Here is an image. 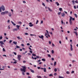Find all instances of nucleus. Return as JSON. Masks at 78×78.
Returning <instances> with one entry per match:
<instances>
[{
    "label": "nucleus",
    "mask_w": 78,
    "mask_h": 78,
    "mask_svg": "<svg viewBox=\"0 0 78 78\" xmlns=\"http://www.w3.org/2000/svg\"><path fill=\"white\" fill-rule=\"evenodd\" d=\"M54 52H55L54 51H53V50H51V53H52V54H53V53H54Z\"/></svg>",
    "instance_id": "c756f323"
},
{
    "label": "nucleus",
    "mask_w": 78,
    "mask_h": 78,
    "mask_svg": "<svg viewBox=\"0 0 78 78\" xmlns=\"http://www.w3.org/2000/svg\"><path fill=\"white\" fill-rule=\"evenodd\" d=\"M48 57H49V58H51V55L50 54H48Z\"/></svg>",
    "instance_id": "cd10ccee"
},
{
    "label": "nucleus",
    "mask_w": 78,
    "mask_h": 78,
    "mask_svg": "<svg viewBox=\"0 0 78 78\" xmlns=\"http://www.w3.org/2000/svg\"><path fill=\"white\" fill-rule=\"evenodd\" d=\"M46 31L47 34H49V33H48V30H46Z\"/></svg>",
    "instance_id": "864d4df0"
},
{
    "label": "nucleus",
    "mask_w": 78,
    "mask_h": 78,
    "mask_svg": "<svg viewBox=\"0 0 78 78\" xmlns=\"http://www.w3.org/2000/svg\"><path fill=\"white\" fill-rule=\"evenodd\" d=\"M25 35H28V33H26L25 34Z\"/></svg>",
    "instance_id": "052dcab7"
},
{
    "label": "nucleus",
    "mask_w": 78,
    "mask_h": 78,
    "mask_svg": "<svg viewBox=\"0 0 78 78\" xmlns=\"http://www.w3.org/2000/svg\"><path fill=\"white\" fill-rule=\"evenodd\" d=\"M42 61H45V60L44 58H42L41 59Z\"/></svg>",
    "instance_id": "b1692460"
},
{
    "label": "nucleus",
    "mask_w": 78,
    "mask_h": 78,
    "mask_svg": "<svg viewBox=\"0 0 78 78\" xmlns=\"http://www.w3.org/2000/svg\"><path fill=\"white\" fill-rule=\"evenodd\" d=\"M21 55H17V58L19 61H20V58H21Z\"/></svg>",
    "instance_id": "39448f33"
},
{
    "label": "nucleus",
    "mask_w": 78,
    "mask_h": 78,
    "mask_svg": "<svg viewBox=\"0 0 78 78\" xmlns=\"http://www.w3.org/2000/svg\"><path fill=\"white\" fill-rule=\"evenodd\" d=\"M0 46L1 47H2V48L3 47V44H1Z\"/></svg>",
    "instance_id": "de8ad7c7"
},
{
    "label": "nucleus",
    "mask_w": 78,
    "mask_h": 78,
    "mask_svg": "<svg viewBox=\"0 0 78 78\" xmlns=\"http://www.w3.org/2000/svg\"><path fill=\"white\" fill-rule=\"evenodd\" d=\"M23 63H25V62H26L25 61H23Z\"/></svg>",
    "instance_id": "0e129e2a"
},
{
    "label": "nucleus",
    "mask_w": 78,
    "mask_h": 78,
    "mask_svg": "<svg viewBox=\"0 0 78 78\" xmlns=\"http://www.w3.org/2000/svg\"><path fill=\"white\" fill-rule=\"evenodd\" d=\"M74 15H75V17H76H76H78V15H77V14H76L75 13V14H74Z\"/></svg>",
    "instance_id": "5701e85b"
},
{
    "label": "nucleus",
    "mask_w": 78,
    "mask_h": 78,
    "mask_svg": "<svg viewBox=\"0 0 78 78\" xmlns=\"http://www.w3.org/2000/svg\"><path fill=\"white\" fill-rule=\"evenodd\" d=\"M31 72H32V73H34V70L30 69Z\"/></svg>",
    "instance_id": "a211bd4d"
},
{
    "label": "nucleus",
    "mask_w": 78,
    "mask_h": 78,
    "mask_svg": "<svg viewBox=\"0 0 78 78\" xmlns=\"http://www.w3.org/2000/svg\"><path fill=\"white\" fill-rule=\"evenodd\" d=\"M56 62H55L54 63V66H56Z\"/></svg>",
    "instance_id": "4be33fe9"
},
{
    "label": "nucleus",
    "mask_w": 78,
    "mask_h": 78,
    "mask_svg": "<svg viewBox=\"0 0 78 78\" xmlns=\"http://www.w3.org/2000/svg\"><path fill=\"white\" fill-rule=\"evenodd\" d=\"M22 74L23 75H25V73L23 72H22Z\"/></svg>",
    "instance_id": "79ce46f5"
},
{
    "label": "nucleus",
    "mask_w": 78,
    "mask_h": 78,
    "mask_svg": "<svg viewBox=\"0 0 78 78\" xmlns=\"http://www.w3.org/2000/svg\"><path fill=\"white\" fill-rule=\"evenodd\" d=\"M74 9H76V6H74Z\"/></svg>",
    "instance_id": "6e6d98bb"
},
{
    "label": "nucleus",
    "mask_w": 78,
    "mask_h": 78,
    "mask_svg": "<svg viewBox=\"0 0 78 78\" xmlns=\"http://www.w3.org/2000/svg\"><path fill=\"white\" fill-rule=\"evenodd\" d=\"M37 69H41V67H37Z\"/></svg>",
    "instance_id": "69168bd1"
},
{
    "label": "nucleus",
    "mask_w": 78,
    "mask_h": 78,
    "mask_svg": "<svg viewBox=\"0 0 78 78\" xmlns=\"http://www.w3.org/2000/svg\"><path fill=\"white\" fill-rule=\"evenodd\" d=\"M11 11H12V13H13V10H12V9H11Z\"/></svg>",
    "instance_id": "680f3d73"
},
{
    "label": "nucleus",
    "mask_w": 78,
    "mask_h": 78,
    "mask_svg": "<svg viewBox=\"0 0 78 78\" xmlns=\"http://www.w3.org/2000/svg\"><path fill=\"white\" fill-rule=\"evenodd\" d=\"M30 36H36V35L34 34H30Z\"/></svg>",
    "instance_id": "bb28decb"
},
{
    "label": "nucleus",
    "mask_w": 78,
    "mask_h": 78,
    "mask_svg": "<svg viewBox=\"0 0 78 78\" xmlns=\"http://www.w3.org/2000/svg\"><path fill=\"white\" fill-rule=\"evenodd\" d=\"M66 73H67V74H70V72H69V71H67Z\"/></svg>",
    "instance_id": "393cba45"
},
{
    "label": "nucleus",
    "mask_w": 78,
    "mask_h": 78,
    "mask_svg": "<svg viewBox=\"0 0 78 78\" xmlns=\"http://www.w3.org/2000/svg\"><path fill=\"white\" fill-rule=\"evenodd\" d=\"M47 8L48 9V10H49V11L50 12H52V11H53V10L50 9V7H47Z\"/></svg>",
    "instance_id": "0eeeda50"
},
{
    "label": "nucleus",
    "mask_w": 78,
    "mask_h": 78,
    "mask_svg": "<svg viewBox=\"0 0 78 78\" xmlns=\"http://www.w3.org/2000/svg\"><path fill=\"white\" fill-rule=\"evenodd\" d=\"M13 64H16L17 63V62L16 61H15L13 62Z\"/></svg>",
    "instance_id": "c03bdc74"
},
{
    "label": "nucleus",
    "mask_w": 78,
    "mask_h": 78,
    "mask_svg": "<svg viewBox=\"0 0 78 78\" xmlns=\"http://www.w3.org/2000/svg\"><path fill=\"white\" fill-rule=\"evenodd\" d=\"M44 78H47V77L45 76H44Z\"/></svg>",
    "instance_id": "774afa93"
},
{
    "label": "nucleus",
    "mask_w": 78,
    "mask_h": 78,
    "mask_svg": "<svg viewBox=\"0 0 78 78\" xmlns=\"http://www.w3.org/2000/svg\"><path fill=\"white\" fill-rule=\"evenodd\" d=\"M12 42V40H10L9 41V44H11V42Z\"/></svg>",
    "instance_id": "7c9ffc66"
},
{
    "label": "nucleus",
    "mask_w": 78,
    "mask_h": 78,
    "mask_svg": "<svg viewBox=\"0 0 78 78\" xmlns=\"http://www.w3.org/2000/svg\"><path fill=\"white\" fill-rule=\"evenodd\" d=\"M74 33L77 36H78V34H77V32H76H76H74Z\"/></svg>",
    "instance_id": "412c9836"
},
{
    "label": "nucleus",
    "mask_w": 78,
    "mask_h": 78,
    "mask_svg": "<svg viewBox=\"0 0 78 78\" xmlns=\"http://www.w3.org/2000/svg\"><path fill=\"white\" fill-rule=\"evenodd\" d=\"M32 56H36V54H34L33 53Z\"/></svg>",
    "instance_id": "c85d7f7f"
},
{
    "label": "nucleus",
    "mask_w": 78,
    "mask_h": 78,
    "mask_svg": "<svg viewBox=\"0 0 78 78\" xmlns=\"http://www.w3.org/2000/svg\"><path fill=\"white\" fill-rule=\"evenodd\" d=\"M72 17L70 16L69 19V23L71 25H72Z\"/></svg>",
    "instance_id": "20e7f679"
},
{
    "label": "nucleus",
    "mask_w": 78,
    "mask_h": 78,
    "mask_svg": "<svg viewBox=\"0 0 78 78\" xmlns=\"http://www.w3.org/2000/svg\"><path fill=\"white\" fill-rule=\"evenodd\" d=\"M39 64H42V62H40L39 63Z\"/></svg>",
    "instance_id": "e2e57ef3"
},
{
    "label": "nucleus",
    "mask_w": 78,
    "mask_h": 78,
    "mask_svg": "<svg viewBox=\"0 0 78 78\" xmlns=\"http://www.w3.org/2000/svg\"><path fill=\"white\" fill-rule=\"evenodd\" d=\"M43 70H44V72H46V71L47 70L46 69V68H44L43 69Z\"/></svg>",
    "instance_id": "6ab92c4d"
},
{
    "label": "nucleus",
    "mask_w": 78,
    "mask_h": 78,
    "mask_svg": "<svg viewBox=\"0 0 78 78\" xmlns=\"http://www.w3.org/2000/svg\"><path fill=\"white\" fill-rule=\"evenodd\" d=\"M62 17H65V14L64 13H62Z\"/></svg>",
    "instance_id": "4468645a"
},
{
    "label": "nucleus",
    "mask_w": 78,
    "mask_h": 78,
    "mask_svg": "<svg viewBox=\"0 0 78 78\" xmlns=\"http://www.w3.org/2000/svg\"><path fill=\"white\" fill-rule=\"evenodd\" d=\"M0 44H2V45H5V43H3V41H0Z\"/></svg>",
    "instance_id": "1a4fd4ad"
},
{
    "label": "nucleus",
    "mask_w": 78,
    "mask_h": 78,
    "mask_svg": "<svg viewBox=\"0 0 78 78\" xmlns=\"http://www.w3.org/2000/svg\"><path fill=\"white\" fill-rule=\"evenodd\" d=\"M2 50L4 52L5 51V48H3Z\"/></svg>",
    "instance_id": "72a5a7b5"
},
{
    "label": "nucleus",
    "mask_w": 78,
    "mask_h": 78,
    "mask_svg": "<svg viewBox=\"0 0 78 78\" xmlns=\"http://www.w3.org/2000/svg\"><path fill=\"white\" fill-rule=\"evenodd\" d=\"M49 44H51V41H49Z\"/></svg>",
    "instance_id": "13d9d810"
},
{
    "label": "nucleus",
    "mask_w": 78,
    "mask_h": 78,
    "mask_svg": "<svg viewBox=\"0 0 78 78\" xmlns=\"http://www.w3.org/2000/svg\"><path fill=\"white\" fill-rule=\"evenodd\" d=\"M74 72H74V71H72V72H71V73H74Z\"/></svg>",
    "instance_id": "5fc2aeb1"
},
{
    "label": "nucleus",
    "mask_w": 78,
    "mask_h": 78,
    "mask_svg": "<svg viewBox=\"0 0 78 78\" xmlns=\"http://www.w3.org/2000/svg\"><path fill=\"white\" fill-rule=\"evenodd\" d=\"M18 30L16 28H15L14 29H13L12 30L13 31H17Z\"/></svg>",
    "instance_id": "2eb2a0df"
},
{
    "label": "nucleus",
    "mask_w": 78,
    "mask_h": 78,
    "mask_svg": "<svg viewBox=\"0 0 78 78\" xmlns=\"http://www.w3.org/2000/svg\"><path fill=\"white\" fill-rule=\"evenodd\" d=\"M59 10L60 11H62V8H59Z\"/></svg>",
    "instance_id": "2f4dec72"
},
{
    "label": "nucleus",
    "mask_w": 78,
    "mask_h": 78,
    "mask_svg": "<svg viewBox=\"0 0 78 78\" xmlns=\"http://www.w3.org/2000/svg\"><path fill=\"white\" fill-rule=\"evenodd\" d=\"M54 71L55 72H56L57 71V69L55 68V69H54Z\"/></svg>",
    "instance_id": "a19ab883"
},
{
    "label": "nucleus",
    "mask_w": 78,
    "mask_h": 78,
    "mask_svg": "<svg viewBox=\"0 0 78 78\" xmlns=\"http://www.w3.org/2000/svg\"><path fill=\"white\" fill-rule=\"evenodd\" d=\"M71 47H70V50L71 51H73V48H72V45L71 44L70 45Z\"/></svg>",
    "instance_id": "9b49d317"
},
{
    "label": "nucleus",
    "mask_w": 78,
    "mask_h": 78,
    "mask_svg": "<svg viewBox=\"0 0 78 78\" xmlns=\"http://www.w3.org/2000/svg\"><path fill=\"white\" fill-rule=\"evenodd\" d=\"M8 14V16L9 17H11L12 15L11 14V12H9Z\"/></svg>",
    "instance_id": "6e6552de"
},
{
    "label": "nucleus",
    "mask_w": 78,
    "mask_h": 78,
    "mask_svg": "<svg viewBox=\"0 0 78 78\" xmlns=\"http://www.w3.org/2000/svg\"><path fill=\"white\" fill-rule=\"evenodd\" d=\"M38 22H39V21L38 20H37V21L36 22V24H37Z\"/></svg>",
    "instance_id": "37998d69"
},
{
    "label": "nucleus",
    "mask_w": 78,
    "mask_h": 78,
    "mask_svg": "<svg viewBox=\"0 0 78 78\" xmlns=\"http://www.w3.org/2000/svg\"><path fill=\"white\" fill-rule=\"evenodd\" d=\"M13 43L14 44H15V45H17V42L16 41H13Z\"/></svg>",
    "instance_id": "f3484780"
},
{
    "label": "nucleus",
    "mask_w": 78,
    "mask_h": 78,
    "mask_svg": "<svg viewBox=\"0 0 78 78\" xmlns=\"http://www.w3.org/2000/svg\"><path fill=\"white\" fill-rule=\"evenodd\" d=\"M17 38L18 40H20V37H17Z\"/></svg>",
    "instance_id": "aec40b11"
},
{
    "label": "nucleus",
    "mask_w": 78,
    "mask_h": 78,
    "mask_svg": "<svg viewBox=\"0 0 78 78\" xmlns=\"http://www.w3.org/2000/svg\"><path fill=\"white\" fill-rule=\"evenodd\" d=\"M71 20H75V18H73V17H72V19H71Z\"/></svg>",
    "instance_id": "49530a36"
},
{
    "label": "nucleus",
    "mask_w": 78,
    "mask_h": 78,
    "mask_svg": "<svg viewBox=\"0 0 78 78\" xmlns=\"http://www.w3.org/2000/svg\"><path fill=\"white\" fill-rule=\"evenodd\" d=\"M59 78H64V77H62V76H59Z\"/></svg>",
    "instance_id": "473e14b6"
},
{
    "label": "nucleus",
    "mask_w": 78,
    "mask_h": 78,
    "mask_svg": "<svg viewBox=\"0 0 78 78\" xmlns=\"http://www.w3.org/2000/svg\"><path fill=\"white\" fill-rule=\"evenodd\" d=\"M55 4H56L57 6H59V4L58 2H55Z\"/></svg>",
    "instance_id": "dca6fc26"
},
{
    "label": "nucleus",
    "mask_w": 78,
    "mask_h": 78,
    "mask_svg": "<svg viewBox=\"0 0 78 78\" xmlns=\"http://www.w3.org/2000/svg\"><path fill=\"white\" fill-rule=\"evenodd\" d=\"M30 53H33V51H30Z\"/></svg>",
    "instance_id": "603ef678"
},
{
    "label": "nucleus",
    "mask_w": 78,
    "mask_h": 78,
    "mask_svg": "<svg viewBox=\"0 0 78 78\" xmlns=\"http://www.w3.org/2000/svg\"><path fill=\"white\" fill-rule=\"evenodd\" d=\"M23 3H26V2L25 1H23Z\"/></svg>",
    "instance_id": "58836bf2"
},
{
    "label": "nucleus",
    "mask_w": 78,
    "mask_h": 78,
    "mask_svg": "<svg viewBox=\"0 0 78 78\" xmlns=\"http://www.w3.org/2000/svg\"><path fill=\"white\" fill-rule=\"evenodd\" d=\"M3 38V37H2V36H1L0 37V40H2Z\"/></svg>",
    "instance_id": "a878e982"
},
{
    "label": "nucleus",
    "mask_w": 78,
    "mask_h": 78,
    "mask_svg": "<svg viewBox=\"0 0 78 78\" xmlns=\"http://www.w3.org/2000/svg\"><path fill=\"white\" fill-rule=\"evenodd\" d=\"M49 76H53V74H51L49 75Z\"/></svg>",
    "instance_id": "c9c22d12"
},
{
    "label": "nucleus",
    "mask_w": 78,
    "mask_h": 78,
    "mask_svg": "<svg viewBox=\"0 0 78 78\" xmlns=\"http://www.w3.org/2000/svg\"><path fill=\"white\" fill-rule=\"evenodd\" d=\"M57 75V73H54V75L55 76H56V75Z\"/></svg>",
    "instance_id": "bf43d9fd"
},
{
    "label": "nucleus",
    "mask_w": 78,
    "mask_h": 78,
    "mask_svg": "<svg viewBox=\"0 0 78 78\" xmlns=\"http://www.w3.org/2000/svg\"><path fill=\"white\" fill-rule=\"evenodd\" d=\"M9 13L8 11H5V12H2L1 14V15H5V14H8Z\"/></svg>",
    "instance_id": "7ed1b4c3"
},
{
    "label": "nucleus",
    "mask_w": 78,
    "mask_h": 78,
    "mask_svg": "<svg viewBox=\"0 0 78 78\" xmlns=\"http://www.w3.org/2000/svg\"><path fill=\"white\" fill-rule=\"evenodd\" d=\"M16 47L17 48H20V47L17 45L16 46Z\"/></svg>",
    "instance_id": "e433bc0d"
},
{
    "label": "nucleus",
    "mask_w": 78,
    "mask_h": 78,
    "mask_svg": "<svg viewBox=\"0 0 78 78\" xmlns=\"http://www.w3.org/2000/svg\"><path fill=\"white\" fill-rule=\"evenodd\" d=\"M22 67L23 68H21L20 70L22 72H26V69H27V67L25 66H22Z\"/></svg>",
    "instance_id": "f257e3e1"
},
{
    "label": "nucleus",
    "mask_w": 78,
    "mask_h": 78,
    "mask_svg": "<svg viewBox=\"0 0 78 78\" xmlns=\"http://www.w3.org/2000/svg\"><path fill=\"white\" fill-rule=\"evenodd\" d=\"M13 53L15 55H17V54L15 52H13Z\"/></svg>",
    "instance_id": "8fccbe9b"
},
{
    "label": "nucleus",
    "mask_w": 78,
    "mask_h": 78,
    "mask_svg": "<svg viewBox=\"0 0 78 78\" xmlns=\"http://www.w3.org/2000/svg\"><path fill=\"white\" fill-rule=\"evenodd\" d=\"M75 3H78V1L76 0V1H75Z\"/></svg>",
    "instance_id": "3c124183"
},
{
    "label": "nucleus",
    "mask_w": 78,
    "mask_h": 78,
    "mask_svg": "<svg viewBox=\"0 0 78 78\" xmlns=\"http://www.w3.org/2000/svg\"><path fill=\"white\" fill-rule=\"evenodd\" d=\"M41 23H43V21L42 20L41 21Z\"/></svg>",
    "instance_id": "338daca9"
},
{
    "label": "nucleus",
    "mask_w": 78,
    "mask_h": 78,
    "mask_svg": "<svg viewBox=\"0 0 78 78\" xmlns=\"http://www.w3.org/2000/svg\"><path fill=\"white\" fill-rule=\"evenodd\" d=\"M38 37H39V38H41V39L44 38V36L43 35H41V36H38Z\"/></svg>",
    "instance_id": "f8f14e48"
},
{
    "label": "nucleus",
    "mask_w": 78,
    "mask_h": 78,
    "mask_svg": "<svg viewBox=\"0 0 78 78\" xmlns=\"http://www.w3.org/2000/svg\"><path fill=\"white\" fill-rule=\"evenodd\" d=\"M16 27H17V28L18 29V30H19V28L20 27V26L16 25Z\"/></svg>",
    "instance_id": "ddd939ff"
},
{
    "label": "nucleus",
    "mask_w": 78,
    "mask_h": 78,
    "mask_svg": "<svg viewBox=\"0 0 78 78\" xmlns=\"http://www.w3.org/2000/svg\"><path fill=\"white\" fill-rule=\"evenodd\" d=\"M11 22L12 24V25H13L14 26H16V24L14 23L13 22H12V21H11Z\"/></svg>",
    "instance_id": "9d476101"
},
{
    "label": "nucleus",
    "mask_w": 78,
    "mask_h": 78,
    "mask_svg": "<svg viewBox=\"0 0 78 78\" xmlns=\"http://www.w3.org/2000/svg\"><path fill=\"white\" fill-rule=\"evenodd\" d=\"M37 78H42L41 77V76H37Z\"/></svg>",
    "instance_id": "f704fd0d"
},
{
    "label": "nucleus",
    "mask_w": 78,
    "mask_h": 78,
    "mask_svg": "<svg viewBox=\"0 0 78 78\" xmlns=\"http://www.w3.org/2000/svg\"><path fill=\"white\" fill-rule=\"evenodd\" d=\"M61 12H58V15H60V14H61Z\"/></svg>",
    "instance_id": "ea45409f"
},
{
    "label": "nucleus",
    "mask_w": 78,
    "mask_h": 78,
    "mask_svg": "<svg viewBox=\"0 0 78 78\" xmlns=\"http://www.w3.org/2000/svg\"><path fill=\"white\" fill-rule=\"evenodd\" d=\"M52 47H55V44L53 43L52 44Z\"/></svg>",
    "instance_id": "a18cd8bd"
},
{
    "label": "nucleus",
    "mask_w": 78,
    "mask_h": 78,
    "mask_svg": "<svg viewBox=\"0 0 78 78\" xmlns=\"http://www.w3.org/2000/svg\"><path fill=\"white\" fill-rule=\"evenodd\" d=\"M69 56H72V54H71V53H69Z\"/></svg>",
    "instance_id": "09e8293b"
},
{
    "label": "nucleus",
    "mask_w": 78,
    "mask_h": 78,
    "mask_svg": "<svg viewBox=\"0 0 78 78\" xmlns=\"http://www.w3.org/2000/svg\"><path fill=\"white\" fill-rule=\"evenodd\" d=\"M29 27H33V24L32 23L30 22L29 23Z\"/></svg>",
    "instance_id": "423d86ee"
},
{
    "label": "nucleus",
    "mask_w": 78,
    "mask_h": 78,
    "mask_svg": "<svg viewBox=\"0 0 78 78\" xmlns=\"http://www.w3.org/2000/svg\"><path fill=\"white\" fill-rule=\"evenodd\" d=\"M42 5H43V6H45V5L44 4V3H42Z\"/></svg>",
    "instance_id": "4c0bfd02"
},
{
    "label": "nucleus",
    "mask_w": 78,
    "mask_h": 78,
    "mask_svg": "<svg viewBox=\"0 0 78 78\" xmlns=\"http://www.w3.org/2000/svg\"><path fill=\"white\" fill-rule=\"evenodd\" d=\"M2 11H3L5 10V8L4 5H2V6L0 7V12H2Z\"/></svg>",
    "instance_id": "f03ea898"
},
{
    "label": "nucleus",
    "mask_w": 78,
    "mask_h": 78,
    "mask_svg": "<svg viewBox=\"0 0 78 78\" xmlns=\"http://www.w3.org/2000/svg\"><path fill=\"white\" fill-rule=\"evenodd\" d=\"M18 23L20 24H21V23H22V22H21L20 21V22H18Z\"/></svg>",
    "instance_id": "4d7b16f0"
}]
</instances>
